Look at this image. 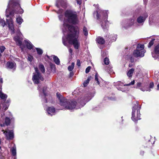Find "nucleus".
Segmentation results:
<instances>
[{
	"mask_svg": "<svg viewBox=\"0 0 159 159\" xmlns=\"http://www.w3.org/2000/svg\"><path fill=\"white\" fill-rule=\"evenodd\" d=\"M33 58L32 56L30 55H28V59L30 62H31L33 60Z\"/></svg>",
	"mask_w": 159,
	"mask_h": 159,
	"instance_id": "nucleus-37",
	"label": "nucleus"
},
{
	"mask_svg": "<svg viewBox=\"0 0 159 159\" xmlns=\"http://www.w3.org/2000/svg\"><path fill=\"white\" fill-rule=\"evenodd\" d=\"M36 72L33 73L32 80L35 84H38L41 81L43 80V78L41 75L39 73L38 69L35 68Z\"/></svg>",
	"mask_w": 159,
	"mask_h": 159,
	"instance_id": "nucleus-5",
	"label": "nucleus"
},
{
	"mask_svg": "<svg viewBox=\"0 0 159 159\" xmlns=\"http://www.w3.org/2000/svg\"><path fill=\"white\" fill-rule=\"evenodd\" d=\"M59 18L60 20H63V16L62 15H60L59 16Z\"/></svg>",
	"mask_w": 159,
	"mask_h": 159,
	"instance_id": "nucleus-41",
	"label": "nucleus"
},
{
	"mask_svg": "<svg viewBox=\"0 0 159 159\" xmlns=\"http://www.w3.org/2000/svg\"><path fill=\"white\" fill-rule=\"evenodd\" d=\"M136 17L133 16L132 17L129 19L127 22V23L125 25V28L126 29H128L132 26L134 24Z\"/></svg>",
	"mask_w": 159,
	"mask_h": 159,
	"instance_id": "nucleus-10",
	"label": "nucleus"
},
{
	"mask_svg": "<svg viewBox=\"0 0 159 159\" xmlns=\"http://www.w3.org/2000/svg\"><path fill=\"white\" fill-rule=\"evenodd\" d=\"M62 11V10L61 9H60L58 11V13H61Z\"/></svg>",
	"mask_w": 159,
	"mask_h": 159,
	"instance_id": "nucleus-53",
	"label": "nucleus"
},
{
	"mask_svg": "<svg viewBox=\"0 0 159 159\" xmlns=\"http://www.w3.org/2000/svg\"><path fill=\"white\" fill-rule=\"evenodd\" d=\"M134 69L132 68L129 70L127 72V75L129 77H131L134 71Z\"/></svg>",
	"mask_w": 159,
	"mask_h": 159,
	"instance_id": "nucleus-22",
	"label": "nucleus"
},
{
	"mask_svg": "<svg viewBox=\"0 0 159 159\" xmlns=\"http://www.w3.org/2000/svg\"><path fill=\"white\" fill-rule=\"evenodd\" d=\"M77 65L78 66H80V61L79 60H77Z\"/></svg>",
	"mask_w": 159,
	"mask_h": 159,
	"instance_id": "nucleus-43",
	"label": "nucleus"
},
{
	"mask_svg": "<svg viewBox=\"0 0 159 159\" xmlns=\"http://www.w3.org/2000/svg\"><path fill=\"white\" fill-rule=\"evenodd\" d=\"M3 83V79L2 78H0V83L2 84Z\"/></svg>",
	"mask_w": 159,
	"mask_h": 159,
	"instance_id": "nucleus-47",
	"label": "nucleus"
},
{
	"mask_svg": "<svg viewBox=\"0 0 159 159\" xmlns=\"http://www.w3.org/2000/svg\"><path fill=\"white\" fill-rule=\"evenodd\" d=\"M0 23L1 24V25L3 27H4L6 25L5 22L0 17Z\"/></svg>",
	"mask_w": 159,
	"mask_h": 159,
	"instance_id": "nucleus-35",
	"label": "nucleus"
},
{
	"mask_svg": "<svg viewBox=\"0 0 159 159\" xmlns=\"http://www.w3.org/2000/svg\"><path fill=\"white\" fill-rule=\"evenodd\" d=\"M57 97L59 101L60 105L64 108L70 110L76 109H77L83 107L86 103L91 99L89 97L82 98L78 100V103L75 100H68L59 93H57Z\"/></svg>",
	"mask_w": 159,
	"mask_h": 159,
	"instance_id": "nucleus-2",
	"label": "nucleus"
},
{
	"mask_svg": "<svg viewBox=\"0 0 159 159\" xmlns=\"http://www.w3.org/2000/svg\"><path fill=\"white\" fill-rule=\"evenodd\" d=\"M67 5V1L66 0H59L57 1L56 6L59 7L61 6L63 8L66 7Z\"/></svg>",
	"mask_w": 159,
	"mask_h": 159,
	"instance_id": "nucleus-14",
	"label": "nucleus"
},
{
	"mask_svg": "<svg viewBox=\"0 0 159 159\" xmlns=\"http://www.w3.org/2000/svg\"><path fill=\"white\" fill-rule=\"evenodd\" d=\"M159 50V44L156 47L155 50Z\"/></svg>",
	"mask_w": 159,
	"mask_h": 159,
	"instance_id": "nucleus-49",
	"label": "nucleus"
},
{
	"mask_svg": "<svg viewBox=\"0 0 159 159\" xmlns=\"http://www.w3.org/2000/svg\"><path fill=\"white\" fill-rule=\"evenodd\" d=\"M154 84L153 83L151 82L150 84L149 87L151 88H152L153 87Z\"/></svg>",
	"mask_w": 159,
	"mask_h": 159,
	"instance_id": "nucleus-42",
	"label": "nucleus"
},
{
	"mask_svg": "<svg viewBox=\"0 0 159 159\" xmlns=\"http://www.w3.org/2000/svg\"><path fill=\"white\" fill-rule=\"evenodd\" d=\"M40 87L39 86H38V89L39 90V91H40V95H41V93H43L44 95V96L45 97L46 96V94L45 93L46 88V87H44L43 88V90H42L41 89H40Z\"/></svg>",
	"mask_w": 159,
	"mask_h": 159,
	"instance_id": "nucleus-23",
	"label": "nucleus"
},
{
	"mask_svg": "<svg viewBox=\"0 0 159 159\" xmlns=\"http://www.w3.org/2000/svg\"><path fill=\"white\" fill-rule=\"evenodd\" d=\"M48 115L52 116L56 113V110L55 108L53 107H49L46 110Z\"/></svg>",
	"mask_w": 159,
	"mask_h": 159,
	"instance_id": "nucleus-13",
	"label": "nucleus"
},
{
	"mask_svg": "<svg viewBox=\"0 0 159 159\" xmlns=\"http://www.w3.org/2000/svg\"><path fill=\"white\" fill-rule=\"evenodd\" d=\"M72 52V50H70V52L71 53Z\"/></svg>",
	"mask_w": 159,
	"mask_h": 159,
	"instance_id": "nucleus-61",
	"label": "nucleus"
},
{
	"mask_svg": "<svg viewBox=\"0 0 159 159\" xmlns=\"http://www.w3.org/2000/svg\"><path fill=\"white\" fill-rule=\"evenodd\" d=\"M16 21L17 23L19 25H20L23 22V20L21 17L18 16V17L16 18Z\"/></svg>",
	"mask_w": 159,
	"mask_h": 159,
	"instance_id": "nucleus-26",
	"label": "nucleus"
},
{
	"mask_svg": "<svg viewBox=\"0 0 159 159\" xmlns=\"http://www.w3.org/2000/svg\"><path fill=\"white\" fill-rule=\"evenodd\" d=\"M7 97V96L6 94L3 93L2 92L0 91V98L4 100H5Z\"/></svg>",
	"mask_w": 159,
	"mask_h": 159,
	"instance_id": "nucleus-25",
	"label": "nucleus"
},
{
	"mask_svg": "<svg viewBox=\"0 0 159 159\" xmlns=\"http://www.w3.org/2000/svg\"><path fill=\"white\" fill-rule=\"evenodd\" d=\"M144 46L143 44H138L137 45L136 50H143L144 48Z\"/></svg>",
	"mask_w": 159,
	"mask_h": 159,
	"instance_id": "nucleus-27",
	"label": "nucleus"
},
{
	"mask_svg": "<svg viewBox=\"0 0 159 159\" xmlns=\"http://www.w3.org/2000/svg\"><path fill=\"white\" fill-rule=\"evenodd\" d=\"M98 11H97L96 13H95V14H96V16H97V19H98L99 18V16H98Z\"/></svg>",
	"mask_w": 159,
	"mask_h": 159,
	"instance_id": "nucleus-46",
	"label": "nucleus"
},
{
	"mask_svg": "<svg viewBox=\"0 0 159 159\" xmlns=\"http://www.w3.org/2000/svg\"><path fill=\"white\" fill-rule=\"evenodd\" d=\"M8 108V107H6L5 108V110H7Z\"/></svg>",
	"mask_w": 159,
	"mask_h": 159,
	"instance_id": "nucleus-59",
	"label": "nucleus"
},
{
	"mask_svg": "<svg viewBox=\"0 0 159 159\" xmlns=\"http://www.w3.org/2000/svg\"><path fill=\"white\" fill-rule=\"evenodd\" d=\"M2 131L7 139H11L14 138L13 132L12 130H10L8 129L6 130L2 129Z\"/></svg>",
	"mask_w": 159,
	"mask_h": 159,
	"instance_id": "nucleus-8",
	"label": "nucleus"
},
{
	"mask_svg": "<svg viewBox=\"0 0 159 159\" xmlns=\"http://www.w3.org/2000/svg\"><path fill=\"white\" fill-rule=\"evenodd\" d=\"M155 40V39H153L149 42L148 45V48H150L153 44L154 41Z\"/></svg>",
	"mask_w": 159,
	"mask_h": 159,
	"instance_id": "nucleus-33",
	"label": "nucleus"
},
{
	"mask_svg": "<svg viewBox=\"0 0 159 159\" xmlns=\"http://www.w3.org/2000/svg\"><path fill=\"white\" fill-rule=\"evenodd\" d=\"M144 3L146 4L147 2V0H143Z\"/></svg>",
	"mask_w": 159,
	"mask_h": 159,
	"instance_id": "nucleus-51",
	"label": "nucleus"
},
{
	"mask_svg": "<svg viewBox=\"0 0 159 159\" xmlns=\"http://www.w3.org/2000/svg\"><path fill=\"white\" fill-rule=\"evenodd\" d=\"M6 66L8 68L12 69L14 71L16 70V64L14 62H8L6 64Z\"/></svg>",
	"mask_w": 159,
	"mask_h": 159,
	"instance_id": "nucleus-15",
	"label": "nucleus"
},
{
	"mask_svg": "<svg viewBox=\"0 0 159 159\" xmlns=\"http://www.w3.org/2000/svg\"><path fill=\"white\" fill-rule=\"evenodd\" d=\"M91 69V67L90 66H88L85 70V72L86 73H88L90 70Z\"/></svg>",
	"mask_w": 159,
	"mask_h": 159,
	"instance_id": "nucleus-38",
	"label": "nucleus"
},
{
	"mask_svg": "<svg viewBox=\"0 0 159 159\" xmlns=\"http://www.w3.org/2000/svg\"><path fill=\"white\" fill-rule=\"evenodd\" d=\"M3 51H4V50H1V53H2V52H3Z\"/></svg>",
	"mask_w": 159,
	"mask_h": 159,
	"instance_id": "nucleus-57",
	"label": "nucleus"
},
{
	"mask_svg": "<svg viewBox=\"0 0 159 159\" xmlns=\"http://www.w3.org/2000/svg\"><path fill=\"white\" fill-rule=\"evenodd\" d=\"M22 35L20 31H18L16 36L14 37V40L17 44L20 46L21 49H23L22 48L24 46L22 44Z\"/></svg>",
	"mask_w": 159,
	"mask_h": 159,
	"instance_id": "nucleus-6",
	"label": "nucleus"
},
{
	"mask_svg": "<svg viewBox=\"0 0 159 159\" xmlns=\"http://www.w3.org/2000/svg\"><path fill=\"white\" fill-rule=\"evenodd\" d=\"M5 47L3 46H0V50H5Z\"/></svg>",
	"mask_w": 159,
	"mask_h": 159,
	"instance_id": "nucleus-45",
	"label": "nucleus"
},
{
	"mask_svg": "<svg viewBox=\"0 0 159 159\" xmlns=\"http://www.w3.org/2000/svg\"><path fill=\"white\" fill-rule=\"evenodd\" d=\"M83 32L85 36H87L88 35V31L87 29L85 27H84L83 28Z\"/></svg>",
	"mask_w": 159,
	"mask_h": 159,
	"instance_id": "nucleus-31",
	"label": "nucleus"
},
{
	"mask_svg": "<svg viewBox=\"0 0 159 159\" xmlns=\"http://www.w3.org/2000/svg\"><path fill=\"white\" fill-rule=\"evenodd\" d=\"M107 53L105 50H102V56L103 57H104L107 56Z\"/></svg>",
	"mask_w": 159,
	"mask_h": 159,
	"instance_id": "nucleus-36",
	"label": "nucleus"
},
{
	"mask_svg": "<svg viewBox=\"0 0 159 159\" xmlns=\"http://www.w3.org/2000/svg\"><path fill=\"white\" fill-rule=\"evenodd\" d=\"M1 54H0V57H1Z\"/></svg>",
	"mask_w": 159,
	"mask_h": 159,
	"instance_id": "nucleus-62",
	"label": "nucleus"
},
{
	"mask_svg": "<svg viewBox=\"0 0 159 159\" xmlns=\"http://www.w3.org/2000/svg\"><path fill=\"white\" fill-rule=\"evenodd\" d=\"M44 101H45V102H47V100L46 99H45V100H44Z\"/></svg>",
	"mask_w": 159,
	"mask_h": 159,
	"instance_id": "nucleus-58",
	"label": "nucleus"
},
{
	"mask_svg": "<svg viewBox=\"0 0 159 159\" xmlns=\"http://www.w3.org/2000/svg\"><path fill=\"white\" fill-rule=\"evenodd\" d=\"M122 118H123V117H122L121 118L122 119Z\"/></svg>",
	"mask_w": 159,
	"mask_h": 159,
	"instance_id": "nucleus-63",
	"label": "nucleus"
},
{
	"mask_svg": "<svg viewBox=\"0 0 159 159\" xmlns=\"http://www.w3.org/2000/svg\"><path fill=\"white\" fill-rule=\"evenodd\" d=\"M103 61L104 64L106 65H108L110 62L109 58L107 57L104 59Z\"/></svg>",
	"mask_w": 159,
	"mask_h": 159,
	"instance_id": "nucleus-32",
	"label": "nucleus"
},
{
	"mask_svg": "<svg viewBox=\"0 0 159 159\" xmlns=\"http://www.w3.org/2000/svg\"><path fill=\"white\" fill-rule=\"evenodd\" d=\"M11 151L12 153V155L15 156L16 155V148L15 146L13 147L11 149Z\"/></svg>",
	"mask_w": 159,
	"mask_h": 159,
	"instance_id": "nucleus-24",
	"label": "nucleus"
},
{
	"mask_svg": "<svg viewBox=\"0 0 159 159\" xmlns=\"http://www.w3.org/2000/svg\"><path fill=\"white\" fill-rule=\"evenodd\" d=\"M148 16V14L147 13H145L142 16H139L137 18V21L139 24L142 23L143 24Z\"/></svg>",
	"mask_w": 159,
	"mask_h": 159,
	"instance_id": "nucleus-12",
	"label": "nucleus"
},
{
	"mask_svg": "<svg viewBox=\"0 0 159 159\" xmlns=\"http://www.w3.org/2000/svg\"><path fill=\"white\" fill-rule=\"evenodd\" d=\"M134 80H133V81H132L129 84H124L123 86H122L121 85L122 84H120V85H121V87H120V90L121 91L123 92H125L127 91H129L130 89L129 88V87L128 86L130 85H133L134 84Z\"/></svg>",
	"mask_w": 159,
	"mask_h": 159,
	"instance_id": "nucleus-9",
	"label": "nucleus"
},
{
	"mask_svg": "<svg viewBox=\"0 0 159 159\" xmlns=\"http://www.w3.org/2000/svg\"><path fill=\"white\" fill-rule=\"evenodd\" d=\"M37 53L39 55H41L43 53L42 50H37Z\"/></svg>",
	"mask_w": 159,
	"mask_h": 159,
	"instance_id": "nucleus-40",
	"label": "nucleus"
},
{
	"mask_svg": "<svg viewBox=\"0 0 159 159\" xmlns=\"http://www.w3.org/2000/svg\"><path fill=\"white\" fill-rule=\"evenodd\" d=\"M147 91H150V89L148 90H147Z\"/></svg>",
	"mask_w": 159,
	"mask_h": 159,
	"instance_id": "nucleus-60",
	"label": "nucleus"
},
{
	"mask_svg": "<svg viewBox=\"0 0 159 159\" xmlns=\"http://www.w3.org/2000/svg\"><path fill=\"white\" fill-rule=\"evenodd\" d=\"M77 3L80 5L81 3V0H76Z\"/></svg>",
	"mask_w": 159,
	"mask_h": 159,
	"instance_id": "nucleus-44",
	"label": "nucleus"
},
{
	"mask_svg": "<svg viewBox=\"0 0 159 159\" xmlns=\"http://www.w3.org/2000/svg\"><path fill=\"white\" fill-rule=\"evenodd\" d=\"M36 48V50H41L40 49H39L38 48Z\"/></svg>",
	"mask_w": 159,
	"mask_h": 159,
	"instance_id": "nucleus-56",
	"label": "nucleus"
},
{
	"mask_svg": "<svg viewBox=\"0 0 159 159\" xmlns=\"http://www.w3.org/2000/svg\"><path fill=\"white\" fill-rule=\"evenodd\" d=\"M75 66V63L74 62H72L71 63V65L69 66L68 67V69L69 71H72L74 68Z\"/></svg>",
	"mask_w": 159,
	"mask_h": 159,
	"instance_id": "nucleus-29",
	"label": "nucleus"
},
{
	"mask_svg": "<svg viewBox=\"0 0 159 159\" xmlns=\"http://www.w3.org/2000/svg\"><path fill=\"white\" fill-rule=\"evenodd\" d=\"M157 90H159V84H158L157 86Z\"/></svg>",
	"mask_w": 159,
	"mask_h": 159,
	"instance_id": "nucleus-52",
	"label": "nucleus"
},
{
	"mask_svg": "<svg viewBox=\"0 0 159 159\" xmlns=\"http://www.w3.org/2000/svg\"><path fill=\"white\" fill-rule=\"evenodd\" d=\"M96 41L97 43L101 44H103L105 42L104 39L103 38L100 37L97 38Z\"/></svg>",
	"mask_w": 159,
	"mask_h": 159,
	"instance_id": "nucleus-18",
	"label": "nucleus"
},
{
	"mask_svg": "<svg viewBox=\"0 0 159 159\" xmlns=\"http://www.w3.org/2000/svg\"><path fill=\"white\" fill-rule=\"evenodd\" d=\"M23 12V10L21 8L17 0H10L6 11V15L7 17L10 16V19L9 18L7 19V21L12 33H14V29L11 16H13L14 13L22 14Z\"/></svg>",
	"mask_w": 159,
	"mask_h": 159,
	"instance_id": "nucleus-3",
	"label": "nucleus"
},
{
	"mask_svg": "<svg viewBox=\"0 0 159 159\" xmlns=\"http://www.w3.org/2000/svg\"><path fill=\"white\" fill-rule=\"evenodd\" d=\"M24 42L27 48L29 49H34V47L29 40L26 39Z\"/></svg>",
	"mask_w": 159,
	"mask_h": 159,
	"instance_id": "nucleus-16",
	"label": "nucleus"
},
{
	"mask_svg": "<svg viewBox=\"0 0 159 159\" xmlns=\"http://www.w3.org/2000/svg\"><path fill=\"white\" fill-rule=\"evenodd\" d=\"M39 68L40 70L42 73H44L45 72V70L43 65L42 64H40L39 66Z\"/></svg>",
	"mask_w": 159,
	"mask_h": 159,
	"instance_id": "nucleus-28",
	"label": "nucleus"
},
{
	"mask_svg": "<svg viewBox=\"0 0 159 159\" xmlns=\"http://www.w3.org/2000/svg\"><path fill=\"white\" fill-rule=\"evenodd\" d=\"M65 16L67 20L64 19L62 28L64 35L62 43L66 46H68V44H73L75 49H78L80 43L78 39L77 30L70 25V23L76 24L79 23L76 14L72 11L67 10L65 12Z\"/></svg>",
	"mask_w": 159,
	"mask_h": 159,
	"instance_id": "nucleus-1",
	"label": "nucleus"
},
{
	"mask_svg": "<svg viewBox=\"0 0 159 159\" xmlns=\"http://www.w3.org/2000/svg\"><path fill=\"white\" fill-rule=\"evenodd\" d=\"M52 56L53 57V61L57 65H59L60 63V61L58 57L55 55H53Z\"/></svg>",
	"mask_w": 159,
	"mask_h": 159,
	"instance_id": "nucleus-21",
	"label": "nucleus"
},
{
	"mask_svg": "<svg viewBox=\"0 0 159 159\" xmlns=\"http://www.w3.org/2000/svg\"><path fill=\"white\" fill-rule=\"evenodd\" d=\"M10 99H8L7 100L6 102H5L6 103H7L8 104L10 103Z\"/></svg>",
	"mask_w": 159,
	"mask_h": 159,
	"instance_id": "nucleus-48",
	"label": "nucleus"
},
{
	"mask_svg": "<svg viewBox=\"0 0 159 159\" xmlns=\"http://www.w3.org/2000/svg\"><path fill=\"white\" fill-rule=\"evenodd\" d=\"M14 120V119L12 117L10 116L9 118L6 117L5 119V124L7 125L9 124L10 121H13Z\"/></svg>",
	"mask_w": 159,
	"mask_h": 159,
	"instance_id": "nucleus-19",
	"label": "nucleus"
},
{
	"mask_svg": "<svg viewBox=\"0 0 159 159\" xmlns=\"http://www.w3.org/2000/svg\"><path fill=\"white\" fill-rule=\"evenodd\" d=\"M142 86V83L140 82L138 83L137 84V86L136 87V88H139L140 87H141Z\"/></svg>",
	"mask_w": 159,
	"mask_h": 159,
	"instance_id": "nucleus-39",
	"label": "nucleus"
},
{
	"mask_svg": "<svg viewBox=\"0 0 159 159\" xmlns=\"http://www.w3.org/2000/svg\"><path fill=\"white\" fill-rule=\"evenodd\" d=\"M130 60L131 62H133L134 61V59H133L132 58H131V59H130Z\"/></svg>",
	"mask_w": 159,
	"mask_h": 159,
	"instance_id": "nucleus-54",
	"label": "nucleus"
},
{
	"mask_svg": "<svg viewBox=\"0 0 159 159\" xmlns=\"http://www.w3.org/2000/svg\"><path fill=\"white\" fill-rule=\"evenodd\" d=\"M138 102H136V104L133 107L132 109L131 119L134 122L140 119V114L139 109H138Z\"/></svg>",
	"mask_w": 159,
	"mask_h": 159,
	"instance_id": "nucleus-4",
	"label": "nucleus"
},
{
	"mask_svg": "<svg viewBox=\"0 0 159 159\" xmlns=\"http://www.w3.org/2000/svg\"><path fill=\"white\" fill-rule=\"evenodd\" d=\"M95 80L97 81V83L98 84H99L100 82L99 81V79L98 78V75L97 74H96L95 76Z\"/></svg>",
	"mask_w": 159,
	"mask_h": 159,
	"instance_id": "nucleus-34",
	"label": "nucleus"
},
{
	"mask_svg": "<svg viewBox=\"0 0 159 159\" xmlns=\"http://www.w3.org/2000/svg\"><path fill=\"white\" fill-rule=\"evenodd\" d=\"M145 52V50H134L133 55L136 57H142L144 56Z\"/></svg>",
	"mask_w": 159,
	"mask_h": 159,
	"instance_id": "nucleus-11",
	"label": "nucleus"
},
{
	"mask_svg": "<svg viewBox=\"0 0 159 159\" xmlns=\"http://www.w3.org/2000/svg\"><path fill=\"white\" fill-rule=\"evenodd\" d=\"M70 76H73V75L74 74L72 72H70Z\"/></svg>",
	"mask_w": 159,
	"mask_h": 159,
	"instance_id": "nucleus-50",
	"label": "nucleus"
},
{
	"mask_svg": "<svg viewBox=\"0 0 159 159\" xmlns=\"http://www.w3.org/2000/svg\"><path fill=\"white\" fill-rule=\"evenodd\" d=\"M107 11H102V13L105 16V18L102 21L101 25L102 28L104 30H107L109 28L110 24L109 22L106 19V15H107Z\"/></svg>",
	"mask_w": 159,
	"mask_h": 159,
	"instance_id": "nucleus-7",
	"label": "nucleus"
},
{
	"mask_svg": "<svg viewBox=\"0 0 159 159\" xmlns=\"http://www.w3.org/2000/svg\"><path fill=\"white\" fill-rule=\"evenodd\" d=\"M140 90L143 91H145V90L143 89V88H141L140 89Z\"/></svg>",
	"mask_w": 159,
	"mask_h": 159,
	"instance_id": "nucleus-55",
	"label": "nucleus"
},
{
	"mask_svg": "<svg viewBox=\"0 0 159 159\" xmlns=\"http://www.w3.org/2000/svg\"><path fill=\"white\" fill-rule=\"evenodd\" d=\"M106 67H107V68L106 69V68H105V70L110 74L111 75L114 73V72L113 71L112 69V67L110 65L108 67L107 66Z\"/></svg>",
	"mask_w": 159,
	"mask_h": 159,
	"instance_id": "nucleus-20",
	"label": "nucleus"
},
{
	"mask_svg": "<svg viewBox=\"0 0 159 159\" xmlns=\"http://www.w3.org/2000/svg\"><path fill=\"white\" fill-rule=\"evenodd\" d=\"M91 77H88V79L85 80L83 83V85L84 87L86 86L88 84L90 80Z\"/></svg>",
	"mask_w": 159,
	"mask_h": 159,
	"instance_id": "nucleus-30",
	"label": "nucleus"
},
{
	"mask_svg": "<svg viewBox=\"0 0 159 159\" xmlns=\"http://www.w3.org/2000/svg\"><path fill=\"white\" fill-rule=\"evenodd\" d=\"M152 54L154 59H159V50H153Z\"/></svg>",
	"mask_w": 159,
	"mask_h": 159,
	"instance_id": "nucleus-17",
	"label": "nucleus"
}]
</instances>
